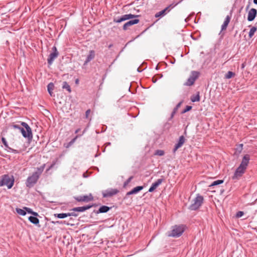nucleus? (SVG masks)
Masks as SVG:
<instances>
[{"instance_id":"obj_27","label":"nucleus","mask_w":257,"mask_h":257,"mask_svg":"<svg viewBox=\"0 0 257 257\" xmlns=\"http://www.w3.org/2000/svg\"><path fill=\"white\" fill-rule=\"evenodd\" d=\"M110 208L106 206H101L98 210V212L99 213H105L107 212L109 210Z\"/></svg>"},{"instance_id":"obj_47","label":"nucleus","mask_w":257,"mask_h":257,"mask_svg":"<svg viewBox=\"0 0 257 257\" xmlns=\"http://www.w3.org/2000/svg\"><path fill=\"white\" fill-rule=\"evenodd\" d=\"M9 41H8V40H7V41H6V44H9Z\"/></svg>"},{"instance_id":"obj_28","label":"nucleus","mask_w":257,"mask_h":257,"mask_svg":"<svg viewBox=\"0 0 257 257\" xmlns=\"http://www.w3.org/2000/svg\"><path fill=\"white\" fill-rule=\"evenodd\" d=\"M256 28L255 27H252L250 29L248 33V36L250 38H251L253 35L254 34V33L256 31Z\"/></svg>"},{"instance_id":"obj_15","label":"nucleus","mask_w":257,"mask_h":257,"mask_svg":"<svg viewBox=\"0 0 257 257\" xmlns=\"http://www.w3.org/2000/svg\"><path fill=\"white\" fill-rule=\"evenodd\" d=\"M92 207L91 205H86L82 207H75L73 209V211L77 212H83L87 209H89Z\"/></svg>"},{"instance_id":"obj_41","label":"nucleus","mask_w":257,"mask_h":257,"mask_svg":"<svg viewBox=\"0 0 257 257\" xmlns=\"http://www.w3.org/2000/svg\"><path fill=\"white\" fill-rule=\"evenodd\" d=\"M90 109H88L87 110H86V112H85V115H86V117H87L89 115V114H90Z\"/></svg>"},{"instance_id":"obj_53","label":"nucleus","mask_w":257,"mask_h":257,"mask_svg":"<svg viewBox=\"0 0 257 257\" xmlns=\"http://www.w3.org/2000/svg\"><path fill=\"white\" fill-rule=\"evenodd\" d=\"M111 46H111V45H110L109 46V48H110Z\"/></svg>"},{"instance_id":"obj_20","label":"nucleus","mask_w":257,"mask_h":257,"mask_svg":"<svg viewBox=\"0 0 257 257\" xmlns=\"http://www.w3.org/2000/svg\"><path fill=\"white\" fill-rule=\"evenodd\" d=\"M200 73L199 72L197 71H192L190 73V77L192 78V79H194L195 81L199 77Z\"/></svg>"},{"instance_id":"obj_22","label":"nucleus","mask_w":257,"mask_h":257,"mask_svg":"<svg viewBox=\"0 0 257 257\" xmlns=\"http://www.w3.org/2000/svg\"><path fill=\"white\" fill-rule=\"evenodd\" d=\"M171 6H169V7H167L166 9H165L164 10L158 12V13H157L156 14H155V17L156 18H158L159 17H161L162 16H164L166 14V11L167 10H168L169 8L171 7Z\"/></svg>"},{"instance_id":"obj_51","label":"nucleus","mask_w":257,"mask_h":257,"mask_svg":"<svg viewBox=\"0 0 257 257\" xmlns=\"http://www.w3.org/2000/svg\"><path fill=\"white\" fill-rule=\"evenodd\" d=\"M187 19H188V18L185 19V21H186V22H187Z\"/></svg>"},{"instance_id":"obj_26","label":"nucleus","mask_w":257,"mask_h":257,"mask_svg":"<svg viewBox=\"0 0 257 257\" xmlns=\"http://www.w3.org/2000/svg\"><path fill=\"white\" fill-rule=\"evenodd\" d=\"M191 100L194 102L200 101V95L199 93L198 92L196 95H193L191 97Z\"/></svg>"},{"instance_id":"obj_16","label":"nucleus","mask_w":257,"mask_h":257,"mask_svg":"<svg viewBox=\"0 0 257 257\" xmlns=\"http://www.w3.org/2000/svg\"><path fill=\"white\" fill-rule=\"evenodd\" d=\"M95 56V52L93 50L90 51L89 55H88L86 61H85L84 65H86L89 62L92 60Z\"/></svg>"},{"instance_id":"obj_1","label":"nucleus","mask_w":257,"mask_h":257,"mask_svg":"<svg viewBox=\"0 0 257 257\" xmlns=\"http://www.w3.org/2000/svg\"><path fill=\"white\" fill-rule=\"evenodd\" d=\"M9 127L19 130L24 138L31 140L33 138L32 130L30 126L25 122H19L17 124L13 123Z\"/></svg>"},{"instance_id":"obj_2","label":"nucleus","mask_w":257,"mask_h":257,"mask_svg":"<svg viewBox=\"0 0 257 257\" xmlns=\"http://www.w3.org/2000/svg\"><path fill=\"white\" fill-rule=\"evenodd\" d=\"M249 160L250 156L249 155L246 154L244 156L240 165L236 169L234 175L232 177L233 180H238L245 173V171L248 165Z\"/></svg>"},{"instance_id":"obj_4","label":"nucleus","mask_w":257,"mask_h":257,"mask_svg":"<svg viewBox=\"0 0 257 257\" xmlns=\"http://www.w3.org/2000/svg\"><path fill=\"white\" fill-rule=\"evenodd\" d=\"M14 178L13 176H9L8 174L2 176L0 180V186H6L8 189H11L14 184Z\"/></svg>"},{"instance_id":"obj_8","label":"nucleus","mask_w":257,"mask_h":257,"mask_svg":"<svg viewBox=\"0 0 257 257\" xmlns=\"http://www.w3.org/2000/svg\"><path fill=\"white\" fill-rule=\"evenodd\" d=\"M75 199L78 202H89L92 201L93 199V197L91 194H89L88 195L79 196L75 197Z\"/></svg>"},{"instance_id":"obj_30","label":"nucleus","mask_w":257,"mask_h":257,"mask_svg":"<svg viewBox=\"0 0 257 257\" xmlns=\"http://www.w3.org/2000/svg\"><path fill=\"white\" fill-rule=\"evenodd\" d=\"M62 87L63 89H66L69 92L71 91L70 85L66 82H64L63 83Z\"/></svg>"},{"instance_id":"obj_43","label":"nucleus","mask_w":257,"mask_h":257,"mask_svg":"<svg viewBox=\"0 0 257 257\" xmlns=\"http://www.w3.org/2000/svg\"><path fill=\"white\" fill-rule=\"evenodd\" d=\"M176 111L174 109L172 113L171 117H173L175 113H176Z\"/></svg>"},{"instance_id":"obj_33","label":"nucleus","mask_w":257,"mask_h":257,"mask_svg":"<svg viewBox=\"0 0 257 257\" xmlns=\"http://www.w3.org/2000/svg\"><path fill=\"white\" fill-rule=\"evenodd\" d=\"M155 155L162 156L164 155V151L161 150H158L155 152Z\"/></svg>"},{"instance_id":"obj_48","label":"nucleus","mask_w":257,"mask_h":257,"mask_svg":"<svg viewBox=\"0 0 257 257\" xmlns=\"http://www.w3.org/2000/svg\"><path fill=\"white\" fill-rule=\"evenodd\" d=\"M78 83V79H77V80H76V83Z\"/></svg>"},{"instance_id":"obj_25","label":"nucleus","mask_w":257,"mask_h":257,"mask_svg":"<svg viewBox=\"0 0 257 257\" xmlns=\"http://www.w3.org/2000/svg\"><path fill=\"white\" fill-rule=\"evenodd\" d=\"M194 82L195 81L194 80V79H192V78L189 77L187 80L186 82L184 83V85L185 86H190L193 85Z\"/></svg>"},{"instance_id":"obj_39","label":"nucleus","mask_w":257,"mask_h":257,"mask_svg":"<svg viewBox=\"0 0 257 257\" xmlns=\"http://www.w3.org/2000/svg\"><path fill=\"white\" fill-rule=\"evenodd\" d=\"M78 137V136H76L74 139H73L70 141V144H73V143L75 142L76 140L77 139V138Z\"/></svg>"},{"instance_id":"obj_6","label":"nucleus","mask_w":257,"mask_h":257,"mask_svg":"<svg viewBox=\"0 0 257 257\" xmlns=\"http://www.w3.org/2000/svg\"><path fill=\"white\" fill-rule=\"evenodd\" d=\"M184 231V227L183 225H175L173 227L171 233L169 236L172 237H179L181 235Z\"/></svg>"},{"instance_id":"obj_46","label":"nucleus","mask_w":257,"mask_h":257,"mask_svg":"<svg viewBox=\"0 0 257 257\" xmlns=\"http://www.w3.org/2000/svg\"><path fill=\"white\" fill-rule=\"evenodd\" d=\"M253 3L254 4L257 5V0H253Z\"/></svg>"},{"instance_id":"obj_32","label":"nucleus","mask_w":257,"mask_h":257,"mask_svg":"<svg viewBox=\"0 0 257 257\" xmlns=\"http://www.w3.org/2000/svg\"><path fill=\"white\" fill-rule=\"evenodd\" d=\"M7 150L8 152H10V153H13L15 154L19 153V152L18 150L14 149L10 147L9 146L8 147V148H7Z\"/></svg>"},{"instance_id":"obj_18","label":"nucleus","mask_w":257,"mask_h":257,"mask_svg":"<svg viewBox=\"0 0 257 257\" xmlns=\"http://www.w3.org/2000/svg\"><path fill=\"white\" fill-rule=\"evenodd\" d=\"M38 216H30L28 218V220L33 224L37 225L39 223V220L37 218Z\"/></svg>"},{"instance_id":"obj_24","label":"nucleus","mask_w":257,"mask_h":257,"mask_svg":"<svg viewBox=\"0 0 257 257\" xmlns=\"http://www.w3.org/2000/svg\"><path fill=\"white\" fill-rule=\"evenodd\" d=\"M16 212L20 215L25 216L26 215V211L24 209V207L22 209L16 208Z\"/></svg>"},{"instance_id":"obj_42","label":"nucleus","mask_w":257,"mask_h":257,"mask_svg":"<svg viewBox=\"0 0 257 257\" xmlns=\"http://www.w3.org/2000/svg\"><path fill=\"white\" fill-rule=\"evenodd\" d=\"M53 86V84L52 83H49V94L51 95L50 89L52 88V87Z\"/></svg>"},{"instance_id":"obj_36","label":"nucleus","mask_w":257,"mask_h":257,"mask_svg":"<svg viewBox=\"0 0 257 257\" xmlns=\"http://www.w3.org/2000/svg\"><path fill=\"white\" fill-rule=\"evenodd\" d=\"M244 214V213L243 211H238L236 213V216L238 218L241 217Z\"/></svg>"},{"instance_id":"obj_52","label":"nucleus","mask_w":257,"mask_h":257,"mask_svg":"<svg viewBox=\"0 0 257 257\" xmlns=\"http://www.w3.org/2000/svg\"><path fill=\"white\" fill-rule=\"evenodd\" d=\"M52 48L55 49V48H56V47H55V46H53V47H52Z\"/></svg>"},{"instance_id":"obj_14","label":"nucleus","mask_w":257,"mask_h":257,"mask_svg":"<svg viewBox=\"0 0 257 257\" xmlns=\"http://www.w3.org/2000/svg\"><path fill=\"white\" fill-rule=\"evenodd\" d=\"M143 186H137L133 188L131 191L127 192L126 195L129 196L132 194H137L139 192L143 189Z\"/></svg>"},{"instance_id":"obj_19","label":"nucleus","mask_w":257,"mask_h":257,"mask_svg":"<svg viewBox=\"0 0 257 257\" xmlns=\"http://www.w3.org/2000/svg\"><path fill=\"white\" fill-rule=\"evenodd\" d=\"M230 20V17L229 16H227L225 18V19L223 22V24L221 26V30H224L226 29L229 22Z\"/></svg>"},{"instance_id":"obj_35","label":"nucleus","mask_w":257,"mask_h":257,"mask_svg":"<svg viewBox=\"0 0 257 257\" xmlns=\"http://www.w3.org/2000/svg\"><path fill=\"white\" fill-rule=\"evenodd\" d=\"M191 109H192L191 106L187 105V106H186V108L183 111V113H185V112L190 110Z\"/></svg>"},{"instance_id":"obj_29","label":"nucleus","mask_w":257,"mask_h":257,"mask_svg":"<svg viewBox=\"0 0 257 257\" xmlns=\"http://www.w3.org/2000/svg\"><path fill=\"white\" fill-rule=\"evenodd\" d=\"M223 181L222 180H218L216 181H214L209 185V187H211L214 186L218 185L223 183Z\"/></svg>"},{"instance_id":"obj_31","label":"nucleus","mask_w":257,"mask_h":257,"mask_svg":"<svg viewBox=\"0 0 257 257\" xmlns=\"http://www.w3.org/2000/svg\"><path fill=\"white\" fill-rule=\"evenodd\" d=\"M235 75V73L231 72L228 71L225 75V78L226 79H230L233 77Z\"/></svg>"},{"instance_id":"obj_50","label":"nucleus","mask_w":257,"mask_h":257,"mask_svg":"<svg viewBox=\"0 0 257 257\" xmlns=\"http://www.w3.org/2000/svg\"><path fill=\"white\" fill-rule=\"evenodd\" d=\"M46 172L48 171V168H47V169H46Z\"/></svg>"},{"instance_id":"obj_11","label":"nucleus","mask_w":257,"mask_h":257,"mask_svg":"<svg viewBox=\"0 0 257 257\" xmlns=\"http://www.w3.org/2000/svg\"><path fill=\"white\" fill-rule=\"evenodd\" d=\"M139 20L138 19L130 20L124 24V25L123 26V29L124 30H126L129 27L133 25L138 24L139 22Z\"/></svg>"},{"instance_id":"obj_23","label":"nucleus","mask_w":257,"mask_h":257,"mask_svg":"<svg viewBox=\"0 0 257 257\" xmlns=\"http://www.w3.org/2000/svg\"><path fill=\"white\" fill-rule=\"evenodd\" d=\"M24 209L26 211V213L31 214L33 215L38 216V213L34 211L31 208L24 207Z\"/></svg>"},{"instance_id":"obj_21","label":"nucleus","mask_w":257,"mask_h":257,"mask_svg":"<svg viewBox=\"0 0 257 257\" xmlns=\"http://www.w3.org/2000/svg\"><path fill=\"white\" fill-rule=\"evenodd\" d=\"M55 51L53 53H51L50 55V57L49 58V65H50L52 62L53 61L54 59L57 57L58 55V52L57 51V49H54Z\"/></svg>"},{"instance_id":"obj_40","label":"nucleus","mask_w":257,"mask_h":257,"mask_svg":"<svg viewBox=\"0 0 257 257\" xmlns=\"http://www.w3.org/2000/svg\"><path fill=\"white\" fill-rule=\"evenodd\" d=\"M182 103V102H179L176 106V107L174 109L176 111L178 109V108L180 106L181 104Z\"/></svg>"},{"instance_id":"obj_45","label":"nucleus","mask_w":257,"mask_h":257,"mask_svg":"<svg viewBox=\"0 0 257 257\" xmlns=\"http://www.w3.org/2000/svg\"><path fill=\"white\" fill-rule=\"evenodd\" d=\"M244 66H245V64H244V63L242 64V65H241V68H242V69H243V68H244Z\"/></svg>"},{"instance_id":"obj_49","label":"nucleus","mask_w":257,"mask_h":257,"mask_svg":"<svg viewBox=\"0 0 257 257\" xmlns=\"http://www.w3.org/2000/svg\"><path fill=\"white\" fill-rule=\"evenodd\" d=\"M46 87H47V90L48 91V85H47L46 86Z\"/></svg>"},{"instance_id":"obj_13","label":"nucleus","mask_w":257,"mask_h":257,"mask_svg":"<svg viewBox=\"0 0 257 257\" xmlns=\"http://www.w3.org/2000/svg\"><path fill=\"white\" fill-rule=\"evenodd\" d=\"M163 180L162 179H158L156 182L153 183L150 189H149V192H153L155 189H156L163 182Z\"/></svg>"},{"instance_id":"obj_12","label":"nucleus","mask_w":257,"mask_h":257,"mask_svg":"<svg viewBox=\"0 0 257 257\" xmlns=\"http://www.w3.org/2000/svg\"><path fill=\"white\" fill-rule=\"evenodd\" d=\"M185 141V139L184 137L183 136H180L178 142L175 145V148L174 149V152H176L179 148L181 147L184 144Z\"/></svg>"},{"instance_id":"obj_3","label":"nucleus","mask_w":257,"mask_h":257,"mask_svg":"<svg viewBox=\"0 0 257 257\" xmlns=\"http://www.w3.org/2000/svg\"><path fill=\"white\" fill-rule=\"evenodd\" d=\"M45 165L44 164L40 167L37 168L36 170L30 176H29L26 182V185L28 188H32L37 183L40 175L43 172Z\"/></svg>"},{"instance_id":"obj_10","label":"nucleus","mask_w":257,"mask_h":257,"mask_svg":"<svg viewBox=\"0 0 257 257\" xmlns=\"http://www.w3.org/2000/svg\"><path fill=\"white\" fill-rule=\"evenodd\" d=\"M257 14V11L255 9L252 8L251 9L248 13L247 15V20L249 22L252 21L255 19Z\"/></svg>"},{"instance_id":"obj_9","label":"nucleus","mask_w":257,"mask_h":257,"mask_svg":"<svg viewBox=\"0 0 257 257\" xmlns=\"http://www.w3.org/2000/svg\"><path fill=\"white\" fill-rule=\"evenodd\" d=\"M118 192V190L116 189H108L102 192L103 197H109L116 194Z\"/></svg>"},{"instance_id":"obj_17","label":"nucleus","mask_w":257,"mask_h":257,"mask_svg":"<svg viewBox=\"0 0 257 257\" xmlns=\"http://www.w3.org/2000/svg\"><path fill=\"white\" fill-rule=\"evenodd\" d=\"M73 215V213H62L55 214L54 216L59 218H64L65 217L70 216Z\"/></svg>"},{"instance_id":"obj_38","label":"nucleus","mask_w":257,"mask_h":257,"mask_svg":"<svg viewBox=\"0 0 257 257\" xmlns=\"http://www.w3.org/2000/svg\"><path fill=\"white\" fill-rule=\"evenodd\" d=\"M55 223H58V224H67V225L69 224V223H66L65 221H56Z\"/></svg>"},{"instance_id":"obj_37","label":"nucleus","mask_w":257,"mask_h":257,"mask_svg":"<svg viewBox=\"0 0 257 257\" xmlns=\"http://www.w3.org/2000/svg\"><path fill=\"white\" fill-rule=\"evenodd\" d=\"M133 178V176H131L130 177H129L128 179L124 183V186H126L131 182Z\"/></svg>"},{"instance_id":"obj_44","label":"nucleus","mask_w":257,"mask_h":257,"mask_svg":"<svg viewBox=\"0 0 257 257\" xmlns=\"http://www.w3.org/2000/svg\"><path fill=\"white\" fill-rule=\"evenodd\" d=\"M80 129L78 128L75 131V133L77 134L80 131Z\"/></svg>"},{"instance_id":"obj_34","label":"nucleus","mask_w":257,"mask_h":257,"mask_svg":"<svg viewBox=\"0 0 257 257\" xmlns=\"http://www.w3.org/2000/svg\"><path fill=\"white\" fill-rule=\"evenodd\" d=\"M2 142L6 148H8L9 145L8 142L4 137L2 138Z\"/></svg>"},{"instance_id":"obj_5","label":"nucleus","mask_w":257,"mask_h":257,"mask_svg":"<svg viewBox=\"0 0 257 257\" xmlns=\"http://www.w3.org/2000/svg\"><path fill=\"white\" fill-rule=\"evenodd\" d=\"M203 197L199 194H197L196 197L192 200V204L189 206V209L191 210H196L198 209L203 203Z\"/></svg>"},{"instance_id":"obj_7","label":"nucleus","mask_w":257,"mask_h":257,"mask_svg":"<svg viewBox=\"0 0 257 257\" xmlns=\"http://www.w3.org/2000/svg\"><path fill=\"white\" fill-rule=\"evenodd\" d=\"M138 17L139 15H135L131 14H125L117 18H114L113 20V22L116 23H119L126 20L138 18Z\"/></svg>"}]
</instances>
